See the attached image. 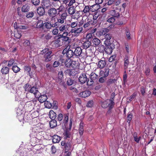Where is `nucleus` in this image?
<instances>
[{"label": "nucleus", "mask_w": 156, "mask_h": 156, "mask_svg": "<svg viewBox=\"0 0 156 156\" xmlns=\"http://www.w3.org/2000/svg\"><path fill=\"white\" fill-rule=\"evenodd\" d=\"M51 51L48 48H45L41 51V54L44 55L45 58L44 61L48 62L50 61L51 59L52 55H51Z\"/></svg>", "instance_id": "f257e3e1"}, {"label": "nucleus", "mask_w": 156, "mask_h": 156, "mask_svg": "<svg viewBox=\"0 0 156 156\" xmlns=\"http://www.w3.org/2000/svg\"><path fill=\"white\" fill-rule=\"evenodd\" d=\"M62 12L60 10V8L56 9L55 8H51L50 9L48 12V14L50 17H52L51 20H53V18L55 16L57 15H58L59 13Z\"/></svg>", "instance_id": "f03ea898"}, {"label": "nucleus", "mask_w": 156, "mask_h": 156, "mask_svg": "<svg viewBox=\"0 0 156 156\" xmlns=\"http://www.w3.org/2000/svg\"><path fill=\"white\" fill-rule=\"evenodd\" d=\"M83 28L79 26L75 29H72L70 32L74 36L77 37L80 34L83 33Z\"/></svg>", "instance_id": "7ed1b4c3"}, {"label": "nucleus", "mask_w": 156, "mask_h": 156, "mask_svg": "<svg viewBox=\"0 0 156 156\" xmlns=\"http://www.w3.org/2000/svg\"><path fill=\"white\" fill-rule=\"evenodd\" d=\"M74 49V55L77 56H81L83 58L86 57L87 56V54H86L82 52V49L80 47H77L75 49Z\"/></svg>", "instance_id": "20e7f679"}, {"label": "nucleus", "mask_w": 156, "mask_h": 156, "mask_svg": "<svg viewBox=\"0 0 156 156\" xmlns=\"http://www.w3.org/2000/svg\"><path fill=\"white\" fill-rule=\"evenodd\" d=\"M74 49L71 50L70 48H69L67 47L63 51L62 53L63 54H66V56L68 58L72 57L74 55Z\"/></svg>", "instance_id": "39448f33"}, {"label": "nucleus", "mask_w": 156, "mask_h": 156, "mask_svg": "<svg viewBox=\"0 0 156 156\" xmlns=\"http://www.w3.org/2000/svg\"><path fill=\"white\" fill-rule=\"evenodd\" d=\"M11 86L12 87L11 92L14 94L16 96L19 97L21 94L20 90L19 88L17 89L16 86L14 84H11Z\"/></svg>", "instance_id": "423d86ee"}, {"label": "nucleus", "mask_w": 156, "mask_h": 156, "mask_svg": "<svg viewBox=\"0 0 156 156\" xmlns=\"http://www.w3.org/2000/svg\"><path fill=\"white\" fill-rule=\"evenodd\" d=\"M29 88L28 89L26 88L25 91H28L30 92L33 93L36 98H37L39 97L40 95V93L39 92L37 88L36 87H33L30 89Z\"/></svg>", "instance_id": "0eeeda50"}, {"label": "nucleus", "mask_w": 156, "mask_h": 156, "mask_svg": "<svg viewBox=\"0 0 156 156\" xmlns=\"http://www.w3.org/2000/svg\"><path fill=\"white\" fill-rule=\"evenodd\" d=\"M44 27L47 29L50 30L52 28L55 27L57 26L56 23H53L51 21H48L44 23Z\"/></svg>", "instance_id": "6e6552de"}, {"label": "nucleus", "mask_w": 156, "mask_h": 156, "mask_svg": "<svg viewBox=\"0 0 156 156\" xmlns=\"http://www.w3.org/2000/svg\"><path fill=\"white\" fill-rule=\"evenodd\" d=\"M70 27L68 25L62 24L59 27V30L60 33H64L66 32L68 33L70 31Z\"/></svg>", "instance_id": "1a4fd4ad"}, {"label": "nucleus", "mask_w": 156, "mask_h": 156, "mask_svg": "<svg viewBox=\"0 0 156 156\" xmlns=\"http://www.w3.org/2000/svg\"><path fill=\"white\" fill-rule=\"evenodd\" d=\"M88 78L87 77L86 74L84 73H82L79 78V82L81 84H84L87 81Z\"/></svg>", "instance_id": "9d476101"}, {"label": "nucleus", "mask_w": 156, "mask_h": 156, "mask_svg": "<svg viewBox=\"0 0 156 156\" xmlns=\"http://www.w3.org/2000/svg\"><path fill=\"white\" fill-rule=\"evenodd\" d=\"M52 5V8L58 9L60 8V10L62 11V5L60 1H53L52 2L51 4Z\"/></svg>", "instance_id": "9b49d317"}, {"label": "nucleus", "mask_w": 156, "mask_h": 156, "mask_svg": "<svg viewBox=\"0 0 156 156\" xmlns=\"http://www.w3.org/2000/svg\"><path fill=\"white\" fill-rule=\"evenodd\" d=\"M108 31V29L107 28L103 29L99 31L96 32V35L97 36L100 37L106 34Z\"/></svg>", "instance_id": "f8f14e48"}, {"label": "nucleus", "mask_w": 156, "mask_h": 156, "mask_svg": "<svg viewBox=\"0 0 156 156\" xmlns=\"http://www.w3.org/2000/svg\"><path fill=\"white\" fill-rule=\"evenodd\" d=\"M41 4L43 7L45 8H49L51 5L49 0H43Z\"/></svg>", "instance_id": "ddd939ff"}, {"label": "nucleus", "mask_w": 156, "mask_h": 156, "mask_svg": "<svg viewBox=\"0 0 156 156\" xmlns=\"http://www.w3.org/2000/svg\"><path fill=\"white\" fill-rule=\"evenodd\" d=\"M90 24L94 25V23H93V21H92L90 19L87 18L83 24V27L84 29H86L88 27Z\"/></svg>", "instance_id": "4468645a"}, {"label": "nucleus", "mask_w": 156, "mask_h": 156, "mask_svg": "<svg viewBox=\"0 0 156 156\" xmlns=\"http://www.w3.org/2000/svg\"><path fill=\"white\" fill-rule=\"evenodd\" d=\"M91 94L90 91L86 90L80 93L79 94V96L82 98H85L89 96Z\"/></svg>", "instance_id": "2eb2a0df"}, {"label": "nucleus", "mask_w": 156, "mask_h": 156, "mask_svg": "<svg viewBox=\"0 0 156 156\" xmlns=\"http://www.w3.org/2000/svg\"><path fill=\"white\" fill-rule=\"evenodd\" d=\"M106 65V62L104 60H101L98 62V67L100 69H102L104 68Z\"/></svg>", "instance_id": "dca6fc26"}, {"label": "nucleus", "mask_w": 156, "mask_h": 156, "mask_svg": "<svg viewBox=\"0 0 156 156\" xmlns=\"http://www.w3.org/2000/svg\"><path fill=\"white\" fill-rule=\"evenodd\" d=\"M108 103V107L109 110L112 109L115 105V102L113 100V98L110 99H107Z\"/></svg>", "instance_id": "f3484780"}, {"label": "nucleus", "mask_w": 156, "mask_h": 156, "mask_svg": "<svg viewBox=\"0 0 156 156\" xmlns=\"http://www.w3.org/2000/svg\"><path fill=\"white\" fill-rule=\"evenodd\" d=\"M90 11L94 12L99 9L100 8V5L96 4H95L90 6Z\"/></svg>", "instance_id": "a211bd4d"}, {"label": "nucleus", "mask_w": 156, "mask_h": 156, "mask_svg": "<svg viewBox=\"0 0 156 156\" xmlns=\"http://www.w3.org/2000/svg\"><path fill=\"white\" fill-rule=\"evenodd\" d=\"M68 33L66 32L63 33L62 34H61L59 36L60 37L62 38V41H66L69 39V37H67Z\"/></svg>", "instance_id": "6ab92c4d"}, {"label": "nucleus", "mask_w": 156, "mask_h": 156, "mask_svg": "<svg viewBox=\"0 0 156 156\" xmlns=\"http://www.w3.org/2000/svg\"><path fill=\"white\" fill-rule=\"evenodd\" d=\"M37 98H38V100L41 103H43L44 102L46 101V100L47 99V96L45 94L41 95L40 94L39 97Z\"/></svg>", "instance_id": "aec40b11"}, {"label": "nucleus", "mask_w": 156, "mask_h": 156, "mask_svg": "<svg viewBox=\"0 0 156 156\" xmlns=\"http://www.w3.org/2000/svg\"><path fill=\"white\" fill-rule=\"evenodd\" d=\"M84 124L82 121L81 122L80 124V127L79 128V133L80 135L81 136L83 135L84 131Z\"/></svg>", "instance_id": "412c9836"}, {"label": "nucleus", "mask_w": 156, "mask_h": 156, "mask_svg": "<svg viewBox=\"0 0 156 156\" xmlns=\"http://www.w3.org/2000/svg\"><path fill=\"white\" fill-rule=\"evenodd\" d=\"M61 140V137L57 135H54L53 136L52 140L53 143H58Z\"/></svg>", "instance_id": "4be33fe9"}, {"label": "nucleus", "mask_w": 156, "mask_h": 156, "mask_svg": "<svg viewBox=\"0 0 156 156\" xmlns=\"http://www.w3.org/2000/svg\"><path fill=\"white\" fill-rule=\"evenodd\" d=\"M91 45V43L89 40L86 41L83 44V48L87 49Z\"/></svg>", "instance_id": "5701e85b"}, {"label": "nucleus", "mask_w": 156, "mask_h": 156, "mask_svg": "<svg viewBox=\"0 0 156 156\" xmlns=\"http://www.w3.org/2000/svg\"><path fill=\"white\" fill-rule=\"evenodd\" d=\"M37 13L41 16L43 15L45 13V10L43 7H39L37 9Z\"/></svg>", "instance_id": "b1692460"}, {"label": "nucleus", "mask_w": 156, "mask_h": 156, "mask_svg": "<svg viewBox=\"0 0 156 156\" xmlns=\"http://www.w3.org/2000/svg\"><path fill=\"white\" fill-rule=\"evenodd\" d=\"M109 70L108 69H105L104 71H101L100 72V74L101 76L106 77L108 75Z\"/></svg>", "instance_id": "393cba45"}, {"label": "nucleus", "mask_w": 156, "mask_h": 156, "mask_svg": "<svg viewBox=\"0 0 156 156\" xmlns=\"http://www.w3.org/2000/svg\"><path fill=\"white\" fill-rule=\"evenodd\" d=\"M9 68L6 66H3L1 69V73L3 74H8L9 72Z\"/></svg>", "instance_id": "a878e982"}, {"label": "nucleus", "mask_w": 156, "mask_h": 156, "mask_svg": "<svg viewBox=\"0 0 156 156\" xmlns=\"http://www.w3.org/2000/svg\"><path fill=\"white\" fill-rule=\"evenodd\" d=\"M76 11L75 7L74 6L69 7L68 9V12L69 14L70 15L73 14Z\"/></svg>", "instance_id": "bb28decb"}, {"label": "nucleus", "mask_w": 156, "mask_h": 156, "mask_svg": "<svg viewBox=\"0 0 156 156\" xmlns=\"http://www.w3.org/2000/svg\"><path fill=\"white\" fill-rule=\"evenodd\" d=\"M110 13L112 17L118 18L119 16V13L115 10H112L110 11Z\"/></svg>", "instance_id": "cd10ccee"}, {"label": "nucleus", "mask_w": 156, "mask_h": 156, "mask_svg": "<svg viewBox=\"0 0 156 156\" xmlns=\"http://www.w3.org/2000/svg\"><path fill=\"white\" fill-rule=\"evenodd\" d=\"M59 16H60V17L63 18V19L66 20V19L67 16H68V15L67 13L66 12V11H65L63 12H62L61 14H60V13H59Z\"/></svg>", "instance_id": "c85d7f7f"}, {"label": "nucleus", "mask_w": 156, "mask_h": 156, "mask_svg": "<svg viewBox=\"0 0 156 156\" xmlns=\"http://www.w3.org/2000/svg\"><path fill=\"white\" fill-rule=\"evenodd\" d=\"M49 116L51 119H53L56 118V114L52 110H50L49 112Z\"/></svg>", "instance_id": "c756f323"}, {"label": "nucleus", "mask_w": 156, "mask_h": 156, "mask_svg": "<svg viewBox=\"0 0 156 156\" xmlns=\"http://www.w3.org/2000/svg\"><path fill=\"white\" fill-rule=\"evenodd\" d=\"M49 124L50 127L51 128H54L57 125V121L55 119H52L49 122Z\"/></svg>", "instance_id": "7c9ffc66"}, {"label": "nucleus", "mask_w": 156, "mask_h": 156, "mask_svg": "<svg viewBox=\"0 0 156 156\" xmlns=\"http://www.w3.org/2000/svg\"><path fill=\"white\" fill-rule=\"evenodd\" d=\"M71 143L70 142H67L65 147V152H67L71 148Z\"/></svg>", "instance_id": "2f4dec72"}, {"label": "nucleus", "mask_w": 156, "mask_h": 156, "mask_svg": "<svg viewBox=\"0 0 156 156\" xmlns=\"http://www.w3.org/2000/svg\"><path fill=\"white\" fill-rule=\"evenodd\" d=\"M78 22L77 21L71 22L69 26V27H70L72 28V29H75L76 27H78Z\"/></svg>", "instance_id": "473e14b6"}, {"label": "nucleus", "mask_w": 156, "mask_h": 156, "mask_svg": "<svg viewBox=\"0 0 156 156\" xmlns=\"http://www.w3.org/2000/svg\"><path fill=\"white\" fill-rule=\"evenodd\" d=\"M92 42L94 45L95 46H97L99 44L101 41L100 40L97 38L94 37L92 40Z\"/></svg>", "instance_id": "72a5a7b5"}, {"label": "nucleus", "mask_w": 156, "mask_h": 156, "mask_svg": "<svg viewBox=\"0 0 156 156\" xmlns=\"http://www.w3.org/2000/svg\"><path fill=\"white\" fill-rule=\"evenodd\" d=\"M113 48L111 46H108L105 49V52L108 54H111L112 52Z\"/></svg>", "instance_id": "f704fd0d"}, {"label": "nucleus", "mask_w": 156, "mask_h": 156, "mask_svg": "<svg viewBox=\"0 0 156 156\" xmlns=\"http://www.w3.org/2000/svg\"><path fill=\"white\" fill-rule=\"evenodd\" d=\"M98 75L95 74L94 73H91L90 74L89 78L90 79H92L93 80H95L97 79Z\"/></svg>", "instance_id": "c9c22d12"}, {"label": "nucleus", "mask_w": 156, "mask_h": 156, "mask_svg": "<svg viewBox=\"0 0 156 156\" xmlns=\"http://www.w3.org/2000/svg\"><path fill=\"white\" fill-rule=\"evenodd\" d=\"M29 5L27 4H26L22 7L21 10L23 12H26L29 11Z\"/></svg>", "instance_id": "e433bc0d"}, {"label": "nucleus", "mask_w": 156, "mask_h": 156, "mask_svg": "<svg viewBox=\"0 0 156 156\" xmlns=\"http://www.w3.org/2000/svg\"><path fill=\"white\" fill-rule=\"evenodd\" d=\"M57 21L56 22H55V23H56V24H57V23H60L61 24H63L65 21V20L63 19V18L60 17V16H58L57 18Z\"/></svg>", "instance_id": "4c0bfd02"}, {"label": "nucleus", "mask_w": 156, "mask_h": 156, "mask_svg": "<svg viewBox=\"0 0 156 156\" xmlns=\"http://www.w3.org/2000/svg\"><path fill=\"white\" fill-rule=\"evenodd\" d=\"M44 104L45 106L47 108H50L52 106V104L47 101L44 102Z\"/></svg>", "instance_id": "58836bf2"}, {"label": "nucleus", "mask_w": 156, "mask_h": 156, "mask_svg": "<svg viewBox=\"0 0 156 156\" xmlns=\"http://www.w3.org/2000/svg\"><path fill=\"white\" fill-rule=\"evenodd\" d=\"M90 11V7L88 5L85 6L84 9L83 11V12L84 13L87 14Z\"/></svg>", "instance_id": "ea45409f"}, {"label": "nucleus", "mask_w": 156, "mask_h": 156, "mask_svg": "<svg viewBox=\"0 0 156 156\" xmlns=\"http://www.w3.org/2000/svg\"><path fill=\"white\" fill-rule=\"evenodd\" d=\"M137 133H135L133 134V137L134 138V140L136 143H138L141 139V137L140 136H139L138 137H137Z\"/></svg>", "instance_id": "a19ab883"}, {"label": "nucleus", "mask_w": 156, "mask_h": 156, "mask_svg": "<svg viewBox=\"0 0 156 156\" xmlns=\"http://www.w3.org/2000/svg\"><path fill=\"white\" fill-rule=\"evenodd\" d=\"M44 23L43 21L41 20H39L38 21L37 25V27L38 28H41L44 27Z\"/></svg>", "instance_id": "79ce46f5"}, {"label": "nucleus", "mask_w": 156, "mask_h": 156, "mask_svg": "<svg viewBox=\"0 0 156 156\" xmlns=\"http://www.w3.org/2000/svg\"><path fill=\"white\" fill-rule=\"evenodd\" d=\"M71 60L69 58L66 60L65 64L66 67L68 68L71 67Z\"/></svg>", "instance_id": "37998d69"}, {"label": "nucleus", "mask_w": 156, "mask_h": 156, "mask_svg": "<svg viewBox=\"0 0 156 156\" xmlns=\"http://www.w3.org/2000/svg\"><path fill=\"white\" fill-rule=\"evenodd\" d=\"M44 37V38L46 40H49L51 38V36L50 34L48 33L45 34V35L43 34L41 35V37Z\"/></svg>", "instance_id": "c03bdc74"}, {"label": "nucleus", "mask_w": 156, "mask_h": 156, "mask_svg": "<svg viewBox=\"0 0 156 156\" xmlns=\"http://www.w3.org/2000/svg\"><path fill=\"white\" fill-rule=\"evenodd\" d=\"M71 67L74 69L76 68L78 66V63L75 61L71 60Z\"/></svg>", "instance_id": "a18cd8bd"}, {"label": "nucleus", "mask_w": 156, "mask_h": 156, "mask_svg": "<svg viewBox=\"0 0 156 156\" xmlns=\"http://www.w3.org/2000/svg\"><path fill=\"white\" fill-rule=\"evenodd\" d=\"M12 70L15 73H17L20 70V69L16 66H14L12 68Z\"/></svg>", "instance_id": "49530a36"}, {"label": "nucleus", "mask_w": 156, "mask_h": 156, "mask_svg": "<svg viewBox=\"0 0 156 156\" xmlns=\"http://www.w3.org/2000/svg\"><path fill=\"white\" fill-rule=\"evenodd\" d=\"M116 81L115 79H110L107 82V84L108 85H109L112 84L114 83Z\"/></svg>", "instance_id": "de8ad7c7"}, {"label": "nucleus", "mask_w": 156, "mask_h": 156, "mask_svg": "<svg viewBox=\"0 0 156 156\" xmlns=\"http://www.w3.org/2000/svg\"><path fill=\"white\" fill-rule=\"evenodd\" d=\"M108 102L107 100L103 102L101 104V106L103 108H107L108 107Z\"/></svg>", "instance_id": "09e8293b"}, {"label": "nucleus", "mask_w": 156, "mask_h": 156, "mask_svg": "<svg viewBox=\"0 0 156 156\" xmlns=\"http://www.w3.org/2000/svg\"><path fill=\"white\" fill-rule=\"evenodd\" d=\"M133 117V115L130 112L128 113V115L127 116V122H129L130 123L131 120L132 119Z\"/></svg>", "instance_id": "8fccbe9b"}, {"label": "nucleus", "mask_w": 156, "mask_h": 156, "mask_svg": "<svg viewBox=\"0 0 156 156\" xmlns=\"http://www.w3.org/2000/svg\"><path fill=\"white\" fill-rule=\"evenodd\" d=\"M15 23L16 24V23H15L14 24V25H15ZM15 28H18L21 29L25 30L28 28V27L27 26H20L19 27H16L14 26Z\"/></svg>", "instance_id": "3c124183"}, {"label": "nucleus", "mask_w": 156, "mask_h": 156, "mask_svg": "<svg viewBox=\"0 0 156 156\" xmlns=\"http://www.w3.org/2000/svg\"><path fill=\"white\" fill-rule=\"evenodd\" d=\"M34 16V13L33 12H30L27 13L26 17L28 18H30Z\"/></svg>", "instance_id": "603ef678"}, {"label": "nucleus", "mask_w": 156, "mask_h": 156, "mask_svg": "<svg viewBox=\"0 0 156 156\" xmlns=\"http://www.w3.org/2000/svg\"><path fill=\"white\" fill-rule=\"evenodd\" d=\"M129 64V61L128 59V57H126L125 58L124 60V66L125 69L127 68Z\"/></svg>", "instance_id": "864d4df0"}, {"label": "nucleus", "mask_w": 156, "mask_h": 156, "mask_svg": "<svg viewBox=\"0 0 156 156\" xmlns=\"http://www.w3.org/2000/svg\"><path fill=\"white\" fill-rule=\"evenodd\" d=\"M74 81L70 78L68 79L67 81V84L68 86H71L73 84Z\"/></svg>", "instance_id": "5fc2aeb1"}, {"label": "nucleus", "mask_w": 156, "mask_h": 156, "mask_svg": "<svg viewBox=\"0 0 156 156\" xmlns=\"http://www.w3.org/2000/svg\"><path fill=\"white\" fill-rule=\"evenodd\" d=\"M31 68L30 67L28 66H25L24 67V70L25 71L29 74V75L30 74V72L31 70Z\"/></svg>", "instance_id": "6e6d98bb"}, {"label": "nucleus", "mask_w": 156, "mask_h": 156, "mask_svg": "<svg viewBox=\"0 0 156 156\" xmlns=\"http://www.w3.org/2000/svg\"><path fill=\"white\" fill-rule=\"evenodd\" d=\"M94 105V101L93 100H91L88 102L87 106L88 107L91 108Z\"/></svg>", "instance_id": "4d7b16f0"}, {"label": "nucleus", "mask_w": 156, "mask_h": 156, "mask_svg": "<svg viewBox=\"0 0 156 156\" xmlns=\"http://www.w3.org/2000/svg\"><path fill=\"white\" fill-rule=\"evenodd\" d=\"M31 3L35 5H38L40 2V0H31Z\"/></svg>", "instance_id": "13d9d810"}, {"label": "nucleus", "mask_w": 156, "mask_h": 156, "mask_svg": "<svg viewBox=\"0 0 156 156\" xmlns=\"http://www.w3.org/2000/svg\"><path fill=\"white\" fill-rule=\"evenodd\" d=\"M63 77V72L62 71H59L58 74V78L60 80H61Z\"/></svg>", "instance_id": "bf43d9fd"}, {"label": "nucleus", "mask_w": 156, "mask_h": 156, "mask_svg": "<svg viewBox=\"0 0 156 156\" xmlns=\"http://www.w3.org/2000/svg\"><path fill=\"white\" fill-rule=\"evenodd\" d=\"M14 37L16 38L19 39L20 38L21 36V34L18 32H15L14 33Z\"/></svg>", "instance_id": "052dcab7"}, {"label": "nucleus", "mask_w": 156, "mask_h": 156, "mask_svg": "<svg viewBox=\"0 0 156 156\" xmlns=\"http://www.w3.org/2000/svg\"><path fill=\"white\" fill-rule=\"evenodd\" d=\"M105 50V47L103 45H101L98 48V50L100 52H103Z\"/></svg>", "instance_id": "680f3d73"}, {"label": "nucleus", "mask_w": 156, "mask_h": 156, "mask_svg": "<svg viewBox=\"0 0 156 156\" xmlns=\"http://www.w3.org/2000/svg\"><path fill=\"white\" fill-rule=\"evenodd\" d=\"M106 80V77L103 76L99 79L98 81L100 83H104Z\"/></svg>", "instance_id": "e2e57ef3"}, {"label": "nucleus", "mask_w": 156, "mask_h": 156, "mask_svg": "<svg viewBox=\"0 0 156 156\" xmlns=\"http://www.w3.org/2000/svg\"><path fill=\"white\" fill-rule=\"evenodd\" d=\"M115 17H110L107 20L108 22L111 23H113L115 21Z\"/></svg>", "instance_id": "0e129e2a"}, {"label": "nucleus", "mask_w": 156, "mask_h": 156, "mask_svg": "<svg viewBox=\"0 0 156 156\" xmlns=\"http://www.w3.org/2000/svg\"><path fill=\"white\" fill-rule=\"evenodd\" d=\"M88 81H87V85L88 86H91L94 83V80L92 79H90V80H89V79H88Z\"/></svg>", "instance_id": "69168bd1"}, {"label": "nucleus", "mask_w": 156, "mask_h": 156, "mask_svg": "<svg viewBox=\"0 0 156 156\" xmlns=\"http://www.w3.org/2000/svg\"><path fill=\"white\" fill-rule=\"evenodd\" d=\"M15 61L13 59H10L9 61L8 66L9 67L11 66L14 63Z\"/></svg>", "instance_id": "338daca9"}, {"label": "nucleus", "mask_w": 156, "mask_h": 156, "mask_svg": "<svg viewBox=\"0 0 156 156\" xmlns=\"http://www.w3.org/2000/svg\"><path fill=\"white\" fill-rule=\"evenodd\" d=\"M58 33V30L56 28L54 29L52 31V33L54 35H57Z\"/></svg>", "instance_id": "774afa93"}]
</instances>
